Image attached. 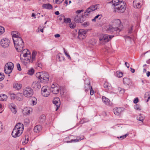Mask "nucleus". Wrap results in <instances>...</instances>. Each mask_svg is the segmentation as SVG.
<instances>
[{
    "instance_id": "57",
    "label": "nucleus",
    "mask_w": 150,
    "mask_h": 150,
    "mask_svg": "<svg viewBox=\"0 0 150 150\" xmlns=\"http://www.w3.org/2000/svg\"><path fill=\"white\" fill-rule=\"evenodd\" d=\"M17 68L18 70L20 71L21 70V66L18 63L17 64Z\"/></svg>"
},
{
    "instance_id": "45",
    "label": "nucleus",
    "mask_w": 150,
    "mask_h": 150,
    "mask_svg": "<svg viewBox=\"0 0 150 150\" xmlns=\"http://www.w3.org/2000/svg\"><path fill=\"white\" fill-rule=\"evenodd\" d=\"M4 31V28L2 26H0V35L3 33Z\"/></svg>"
},
{
    "instance_id": "64",
    "label": "nucleus",
    "mask_w": 150,
    "mask_h": 150,
    "mask_svg": "<svg viewBox=\"0 0 150 150\" xmlns=\"http://www.w3.org/2000/svg\"><path fill=\"white\" fill-rule=\"evenodd\" d=\"M125 65L126 66V67L127 68H129V64L127 63V62H126L125 63Z\"/></svg>"
},
{
    "instance_id": "33",
    "label": "nucleus",
    "mask_w": 150,
    "mask_h": 150,
    "mask_svg": "<svg viewBox=\"0 0 150 150\" xmlns=\"http://www.w3.org/2000/svg\"><path fill=\"white\" fill-rule=\"evenodd\" d=\"M37 53V52L36 51H33L32 54V61L33 62L35 60V56Z\"/></svg>"
},
{
    "instance_id": "50",
    "label": "nucleus",
    "mask_w": 150,
    "mask_h": 150,
    "mask_svg": "<svg viewBox=\"0 0 150 150\" xmlns=\"http://www.w3.org/2000/svg\"><path fill=\"white\" fill-rule=\"evenodd\" d=\"M4 78V74H2L0 73V81H2Z\"/></svg>"
},
{
    "instance_id": "14",
    "label": "nucleus",
    "mask_w": 150,
    "mask_h": 150,
    "mask_svg": "<svg viewBox=\"0 0 150 150\" xmlns=\"http://www.w3.org/2000/svg\"><path fill=\"white\" fill-rule=\"evenodd\" d=\"M122 111V108L120 107L115 108L113 109V112L114 114L117 115H120Z\"/></svg>"
},
{
    "instance_id": "21",
    "label": "nucleus",
    "mask_w": 150,
    "mask_h": 150,
    "mask_svg": "<svg viewBox=\"0 0 150 150\" xmlns=\"http://www.w3.org/2000/svg\"><path fill=\"white\" fill-rule=\"evenodd\" d=\"M102 100L103 103H105L106 105H110V100L108 98H106L105 97L103 96L102 97Z\"/></svg>"
},
{
    "instance_id": "9",
    "label": "nucleus",
    "mask_w": 150,
    "mask_h": 150,
    "mask_svg": "<svg viewBox=\"0 0 150 150\" xmlns=\"http://www.w3.org/2000/svg\"><path fill=\"white\" fill-rule=\"evenodd\" d=\"M10 42V40L8 38H3L1 40L0 43L3 47L5 48L9 46Z\"/></svg>"
},
{
    "instance_id": "27",
    "label": "nucleus",
    "mask_w": 150,
    "mask_h": 150,
    "mask_svg": "<svg viewBox=\"0 0 150 150\" xmlns=\"http://www.w3.org/2000/svg\"><path fill=\"white\" fill-rule=\"evenodd\" d=\"M61 16L62 17H63L64 18V22L66 23H69L71 22V20L70 18H65V16L63 14L61 15Z\"/></svg>"
},
{
    "instance_id": "29",
    "label": "nucleus",
    "mask_w": 150,
    "mask_h": 150,
    "mask_svg": "<svg viewBox=\"0 0 150 150\" xmlns=\"http://www.w3.org/2000/svg\"><path fill=\"white\" fill-rule=\"evenodd\" d=\"M144 98L145 99H147L146 102H148L149 101V99H150V92H147L145 93L144 95Z\"/></svg>"
},
{
    "instance_id": "48",
    "label": "nucleus",
    "mask_w": 150,
    "mask_h": 150,
    "mask_svg": "<svg viewBox=\"0 0 150 150\" xmlns=\"http://www.w3.org/2000/svg\"><path fill=\"white\" fill-rule=\"evenodd\" d=\"M142 0H134L133 2V4L136 5V4L138 3H142Z\"/></svg>"
},
{
    "instance_id": "63",
    "label": "nucleus",
    "mask_w": 150,
    "mask_h": 150,
    "mask_svg": "<svg viewBox=\"0 0 150 150\" xmlns=\"http://www.w3.org/2000/svg\"><path fill=\"white\" fill-rule=\"evenodd\" d=\"M58 87V86H57L55 85L54 84H52L51 86V89H52L53 88H54V87Z\"/></svg>"
},
{
    "instance_id": "22",
    "label": "nucleus",
    "mask_w": 150,
    "mask_h": 150,
    "mask_svg": "<svg viewBox=\"0 0 150 150\" xmlns=\"http://www.w3.org/2000/svg\"><path fill=\"white\" fill-rule=\"evenodd\" d=\"M123 2V0H112V5L115 6H118L119 4Z\"/></svg>"
},
{
    "instance_id": "51",
    "label": "nucleus",
    "mask_w": 150,
    "mask_h": 150,
    "mask_svg": "<svg viewBox=\"0 0 150 150\" xmlns=\"http://www.w3.org/2000/svg\"><path fill=\"white\" fill-rule=\"evenodd\" d=\"M28 51H30L26 49H24L22 51V53L20 54V57H21V55L23 54L27 53L28 52Z\"/></svg>"
},
{
    "instance_id": "58",
    "label": "nucleus",
    "mask_w": 150,
    "mask_h": 150,
    "mask_svg": "<svg viewBox=\"0 0 150 150\" xmlns=\"http://www.w3.org/2000/svg\"><path fill=\"white\" fill-rule=\"evenodd\" d=\"M89 22H87L84 23L83 24V25L84 27H86L88 25H89Z\"/></svg>"
},
{
    "instance_id": "11",
    "label": "nucleus",
    "mask_w": 150,
    "mask_h": 150,
    "mask_svg": "<svg viewBox=\"0 0 150 150\" xmlns=\"http://www.w3.org/2000/svg\"><path fill=\"white\" fill-rule=\"evenodd\" d=\"M41 94L44 97H48L50 94L46 86H44L41 89Z\"/></svg>"
},
{
    "instance_id": "25",
    "label": "nucleus",
    "mask_w": 150,
    "mask_h": 150,
    "mask_svg": "<svg viewBox=\"0 0 150 150\" xmlns=\"http://www.w3.org/2000/svg\"><path fill=\"white\" fill-rule=\"evenodd\" d=\"M42 7L45 8L50 9L52 8V6L50 4H43L42 5Z\"/></svg>"
},
{
    "instance_id": "55",
    "label": "nucleus",
    "mask_w": 150,
    "mask_h": 150,
    "mask_svg": "<svg viewBox=\"0 0 150 150\" xmlns=\"http://www.w3.org/2000/svg\"><path fill=\"white\" fill-rule=\"evenodd\" d=\"M119 91L121 93H125V90L124 89H122L121 88H119Z\"/></svg>"
},
{
    "instance_id": "17",
    "label": "nucleus",
    "mask_w": 150,
    "mask_h": 150,
    "mask_svg": "<svg viewBox=\"0 0 150 150\" xmlns=\"http://www.w3.org/2000/svg\"><path fill=\"white\" fill-rule=\"evenodd\" d=\"M11 34L12 38H21V37L19 33L17 31L11 32Z\"/></svg>"
},
{
    "instance_id": "44",
    "label": "nucleus",
    "mask_w": 150,
    "mask_h": 150,
    "mask_svg": "<svg viewBox=\"0 0 150 150\" xmlns=\"http://www.w3.org/2000/svg\"><path fill=\"white\" fill-rule=\"evenodd\" d=\"M133 26H131L130 28H129L128 30V33L129 34H131L132 33Z\"/></svg>"
},
{
    "instance_id": "6",
    "label": "nucleus",
    "mask_w": 150,
    "mask_h": 150,
    "mask_svg": "<svg viewBox=\"0 0 150 150\" xmlns=\"http://www.w3.org/2000/svg\"><path fill=\"white\" fill-rule=\"evenodd\" d=\"M23 95L26 97L30 98L31 97L33 94V91L30 87L25 88L23 91Z\"/></svg>"
},
{
    "instance_id": "59",
    "label": "nucleus",
    "mask_w": 150,
    "mask_h": 150,
    "mask_svg": "<svg viewBox=\"0 0 150 150\" xmlns=\"http://www.w3.org/2000/svg\"><path fill=\"white\" fill-rule=\"evenodd\" d=\"M90 95H93L94 93V91L93 90V89L92 87L90 88Z\"/></svg>"
},
{
    "instance_id": "7",
    "label": "nucleus",
    "mask_w": 150,
    "mask_h": 150,
    "mask_svg": "<svg viewBox=\"0 0 150 150\" xmlns=\"http://www.w3.org/2000/svg\"><path fill=\"white\" fill-rule=\"evenodd\" d=\"M126 4L124 2L119 4L116 6L115 9L119 13H123L126 8Z\"/></svg>"
},
{
    "instance_id": "15",
    "label": "nucleus",
    "mask_w": 150,
    "mask_h": 150,
    "mask_svg": "<svg viewBox=\"0 0 150 150\" xmlns=\"http://www.w3.org/2000/svg\"><path fill=\"white\" fill-rule=\"evenodd\" d=\"M112 38H99L100 44L102 45L105 44L107 42H109Z\"/></svg>"
},
{
    "instance_id": "35",
    "label": "nucleus",
    "mask_w": 150,
    "mask_h": 150,
    "mask_svg": "<svg viewBox=\"0 0 150 150\" xmlns=\"http://www.w3.org/2000/svg\"><path fill=\"white\" fill-rule=\"evenodd\" d=\"M34 72V69L32 68L28 71L27 74L30 75H32Z\"/></svg>"
},
{
    "instance_id": "43",
    "label": "nucleus",
    "mask_w": 150,
    "mask_h": 150,
    "mask_svg": "<svg viewBox=\"0 0 150 150\" xmlns=\"http://www.w3.org/2000/svg\"><path fill=\"white\" fill-rule=\"evenodd\" d=\"M129 134V133H127L125 135L120 136V137H118L117 138L119 139H123L124 138H125L127 137V136Z\"/></svg>"
},
{
    "instance_id": "41",
    "label": "nucleus",
    "mask_w": 150,
    "mask_h": 150,
    "mask_svg": "<svg viewBox=\"0 0 150 150\" xmlns=\"http://www.w3.org/2000/svg\"><path fill=\"white\" fill-rule=\"evenodd\" d=\"M134 108L137 110H140L141 108L140 106L138 104H136L134 106Z\"/></svg>"
},
{
    "instance_id": "60",
    "label": "nucleus",
    "mask_w": 150,
    "mask_h": 150,
    "mask_svg": "<svg viewBox=\"0 0 150 150\" xmlns=\"http://www.w3.org/2000/svg\"><path fill=\"white\" fill-rule=\"evenodd\" d=\"M139 101V99L138 98H136L133 100V102L135 104L137 103Z\"/></svg>"
},
{
    "instance_id": "28",
    "label": "nucleus",
    "mask_w": 150,
    "mask_h": 150,
    "mask_svg": "<svg viewBox=\"0 0 150 150\" xmlns=\"http://www.w3.org/2000/svg\"><path fill=\"white\" fill-rule=\"evenodd\" d=\"M13 88L19 90L21 89V85L20 84L17 83H15L13 85Z\"/></svg>"
},
{
    "instance_id": "47",
    "label": "nucleus",
    "mask_w": 150,
    "mask_h": 150,
    "mask_svg": "<svg viewBox=\"0 0 150 150\" xmlns=\"http://www.w3.org/2000/svg\"><path fill=\"white\" fill-rule=\"evenodd\" d=\"M41 72L37 73L36 74V77L40 80L41 77Z\"/></svg>"
},
{
    "instance_id": "37",
    "label": "nucleus",
    "mask_w": 150,
    "mask_h": 150,
    "mask_svg": "<svg viewBox=\"0 0 150 150\" xmlns=\"http://www.w3.org/2000/svg\"><path fill=\"white\" fill-rule=\"evenodd\" d=\"M69 27L72 29L74 28L76 26V23H70L69 24Z\"/></svg>"
},
{
    "instance_id": "46",
    "label": "nucleus",
    "mask_w": 150,
    "mask_h": 150,
    "mask_svg": "<svg viewBox=\"0 0 150 150\" xmlns=\"http://www.w3.org/2000/svg\"><path fill=\"white\" fill-rule=\"evenodd\" d=\"M63 50L64 51V52L65 53V55L67 56L68 58L69 59H71V57L67 53V52L66 51V50L64 48H63Z\"/></svg>"
},
{
    "instance_id": "54",
    "label": "nucleus",
    "mask_w": 150,
    "mask_h": 150,
    "mask_svg": "<svg viewBox=\"0 0 150 150\" xmlns=\"http://www.w3.org/2000/svg\"><path fill=\"white\" fill-rule=\"evenodd\" d=\"M30 51H28V52H27V53L24 54H23L22 55H23V56L24 57H27L28 55H30Z\"/></svg>"
},
{
    "instance_id": "4",
    "label": "nucleus",
    "mask_w": 150,
    "mask_h": 150,
    "mask_svg": "<svg viewBox=\"0 0 150 150\" xmlns=\"http://www.w3.org/2000/svg\"><path fill=\"white\" fill-rule=\"evenodd\" d=\"M15 47L18 52H21L24 47V44L22 38H12Z\"/></svg>"
},
{
    "instance_id": "3",
    "label": "nucleus",
    "mask_w": 150,
    "mask_h": 150,
    "mask_svg": "<svg viewBox=\"0 0 150 150\" xmlns=\"http://www.w3.org/2000/svg\"><path fill=\"white\" fill-rule=\"evenodd\" d=\"M24 129L23 124L21 123L17 124L14 127L11 135L14 138L19 137L22 133Z\"/></svg>"
},
{
    "instance_id": "16",
    "label": "nucleus",
    "mask_w": 150,
    "mask_h": 150,
    "mask_svg": "<svg viewBox=\"0 0 150 150\" xmlns=\"http://www.w3.org/2000/svg\"><path fill=\"white\" fill-rule=\"evenodd\" d=\"M123 81L124 84L125 85L129 86L131 83L130 79L129 78L127 77L123 78Z\"/></svg>"
},
{
    "instance_id": "53",
    "label": "nucleus",
    "mask_w": 150,
    "mask_h": 150,
    "mask_svg": "<svg viewBox=\"0 0 150 150\" xmlns=\"http://www.w3.org/2000/svg\"><path fill=\"white\" fill-rule=\"evenodd\" d=\"M10 97L11 99H14L16 98V95L14 93L11 94L10 95Z\"/></svg>"
},
{
    "instance_id": "2",
    "label": "nucleus",
    "mask_w": 150,
    "mask_h": 150,
    "mask_svg": "<svg viewBox=\"0 0 150 150\" xmlns=\"http://www.w3.org/2000/svg\"><path fill=\"white\" fill-rule=\"evenodd\" d=\"M98 5H92L87 8L84 13V15H83L78 14L75 16L74 21L77 23H82L84 21V16L86 17L89 15V14L91 12L97 9V6Z\"/></svg>"
},
{
    "instance_id": "49",
    "label": "nucleus",
    "mask_w": 150,
    "mask_h": 150,
    "mask_svg": "<svg viewBox=\"0 0 150 150\" xmlns=\"http://www.w3.org/2000/svg\"><path fill=\"white\" fill-rule=\"evenodd\" d=\"M25 140L23 142V145L25 144L28 143V142L29 139L28 137L26 138V137H25Z\"/></svg>"
},
{
    "instance_id": "62",
    "label": "nucleus",
    "mask_w": 150,
    "mask_h": 150,
    "mask_svg": "<svg viewBox=\"0 0 150 150\" xmlns=\"http://www.w3.org/2000/svg\"><path fill=\"white\" fill-rule=\"evenodd\" d=\"M16 99L19 101H21L22 100L21 98L19 97L18 96H16Z\"/></svg>"
},
{
    "instance_id": "30",
    "label": "nucleus",
    "mask_w": 150,
    "mask_h": 150,
    "mask_svg": "<svg viewBox=\"0 0 150 150\" xmlns=\"http://www.w3.org/2000/svg\"><path fill=\"white\" fill-rule=\"evenodd\" d=\"M84 139V137L83 136L81 138H78L76 139H71V142H79L81 141V140L83 139Z\"/></svg>"
},
{
    "instance_id": "8",
    "label": "nucleus",
    "mask_w": 150,
    "mask_h": 150,
    "mask_svg": "<svg viewBox=\"0 0 150 150\" xmlns=\"http://www.w3.org/2000/svg\"><path fill=\"white\" fill-rule=\"evenodd\" d=\"M41 77L40 78V82H44L48 81L49 80V76L47 72H41Z\"/></svg>"
},
{
    "instance_id": "23",
    "label": "nucleus",
    "mask_w": 150,
    "mask_h": 150,
    "mask_svg": "<svg viewBox=\"0 0 150 150\" xmlns=\"http://www.w3.org/2000/svg\"><path fill=\"white\" fill-rule=\"evenodd\" d=\"M7 98V96L4 94H0V100L1 101H5Z\"/></svg>"
},
{
    "instance_id": "24",
    "label": "nucleus",
    "mask_w": 150,
    "mask_h": 150,
    "mask_svg": "<svg viewBox=\"0 0 150 150\" xmlns=\"http://www.w3.org/2000/svg\"><path fill=\"white\" fill-rule=\"evenodd\" d=\"M57 59L59 61H64L65 59V58L61 54H58L56 56Z\"/></svg>"
},
{
    "instance_id": "32",
    "label": "nucleus",
    "mask_w": 150,
    "mask_h": 150,
    "mask_svg": "<svg viewBox=\"0 0 150 150\" xmlns=\"http://www.w3.org/2000/svg\"><path fill=\"white\" fill-rule=\"evenodd\" d=\"M86 33L85 31H83V30L80 29L79 31V35L80 37H81V35H83L84 36V35L86 34Z\"/></svg>"
},
{
    "instance_id": "40",
    "label": "nucleus",
    "mask_w": 150,
    "mask_h": 150,
    "mask_svg": "<svg viewBox=\"0 0 150 150\" xmlns=\"http://www.w3.org/2000/svg\"><path fill=\"white\" fill-rule=\"evenodd\" d=\"M117 76L119 78H121L122 77L123 74L122 72H120L119 71H117L116 72Z\"/></svg>"
},
{
    "instance_id": "56",
    "label": "nucleus",
    "mask_w": 150,
    "mask_h": 150,
    "mask_svg": "<svg viewBox=\"0 0 150 150\" xmlns=\"http://www.w3.org/2000/svg\"><path fill=\"white\" fill-rule=\"evenodd\" d=\"M64 0H55V2L58 4H60Z\"/></svg>"
},
{
    "instance_id": "31",
    "label": "nucleus",
    "mask_w": 150,
    "mask_h": 150,
    "mask_svg": "<svg viewBox=\"0 0 150 150\" xmlns=\"http://www.w3.org/2000/svg\"><path fill=\"white\" fill-rule=\"evenodd\" d=\"M32 105H35L37 103V100L36 98L35 97H33L32 98Z\"/></svg>"
},
{
    "instance_id": "61",
    "label": "nucleus",
    "mask_w": 150,
    "mask_h": 150,
    "mask_svg": "<svg viewBox=\"0 0 150 150\" xmlns=\"http://www.w3.org/2000/svg\"><path fill=\"white\" fill-rule=\"evenodd\" d=\"M83 10H77L76 11V13L77 14L79 13H81V12H83Z\"/></svg>"
},
{
    "instance_id": "26",
    "label": "nucleus",
    "mask_w": 150,
    "mask_h": 150,
    "mask_svg": "<svg viewBox=\"0 0 150 150\" xmlns=\"http://www.w3.org/2000/svg\"><path fill=\"white\" fill-rule=\"evenodd\" d=\"M137 118L138 120L143 122L144 119V116L143 114H140L137 117Z\"/></svg>"
},
{
    "instance_id": "20",
    "label": "nucleus",
    "mask_w": 150,
    "mask_h": 150,
    "mask_svg": "<svg viewBox=\"0 0 150 150\" xmlns=\"http://www.w3.org/2000/svg\"><path fill=\"white\" fill-rule=\"evenodd\" d=\"M51 91L54 94H58L59 91V87H56L52 89H50Z\"/></svg>"
},
{
    "instance_id": "39",
    "label": "nucleus",
    "mask_w": 150,
    "mask_h": 150,
    "mask_svg": "<svg viewBox=\"0 0 150 150\" xmlns=\"http://www.w3.org/2000/svg\"><path fill=\"white\" fill-rule=\"evenodd\" d=\"M141 3H137L136 4V5L133 4V5L134 6V7L135 8H140L141 7Z\"/></svg>"
},
{
    "instance_id": "38",
    "label": "nucleus",
    "mask_w": 150,
    "mask_h": 150,
    "mask_svg": "<svg viewBox=\"0 0 150 150\" xmlns=\"http://www.w3.org/2000/svg\"><path fill=\"white\" fill-rule=\"evenodd\" d=\"M40 121L42 122H43L45 120L46 117L44 115H42L40 117Z\"/></svg>"
},
{
    "instance_id": "52",
    "label": "nucleus",
    "mask_w": 150,
    "mask_h": 150,
    "mask_svg": "<svg viewBox=\"0 0 150 150\" xmlns=\"http://www.w3.org/2000/svg\"><path fill=\"white\" fill-rule=\"evenodd\" d=\"M88 121H89L88 120H86V119H85V118H83L80 121V124H83V123H85Z\"/></svg>"
},
{
    "instance_id": "13",
    "label": "nucleus",
    "mask_w": 150,
    "mask_h": 150,
    "mask_svg": "<svg viewBox=\"0 0 150 150\" xmlns=\"http://www.w3.org/2000/svg\"><path fill=\"white\" fill-rule=\"evenodd\" d=\"M31 86L32 88L36 90L40 88L41 86L40 83L38 81L33 82L32 83Z\"/></svg>"
},
{
    "instance_id": "10",
    "label": "nucleus",
    "mask_w": 150,
    "mask_h": 150,
    "mask_svg": "<svg viewBox=\"0 0 150 150\" xmlns=\"http://www.w3.org/2000/svg\"><path fill=\"white\" fill-rule=\"evenodd\" d=\"M85 92H87L90 88L92 87L90 85V82L89 79H86L85 81Z\"/></svg>"
},
{
    "instance_id": "18",
    "label": "nucleus",
    "mask_w": 150,
    "mask_h": 150,
    "mask_svg": "<svg viewBox=\"0 0 150 150\" xmlns=\"http://www.w3.org/2000/svg\"><path fill=\"white\" fill-rule=\"evenodd\" d=\"M42 127L40 125H38L34 127L33 130L35 132H39L42 129Z\"/></svg>"
},
{
    "instance_id": "34",
    "label": "nucleus",
    "mask_w": 150,
    "mask_h": 150,
    "mask_svg": "<svg viewBox=\"0 0 150 150\" xmlns=\"http://www.w3.org/2000/svg\"><path fill=\"white\" fill-rule=\"evenodd\" d=\"M71 137V136H70V137H66L63 140V142H66L67 143H71V140L70 141L69 140L70 137Z\"/></svg>"
},
{
    "instance_id": "1",
    "label": "nucleus",
    "mask_w": 150,
    "mask_h": 150,
    "mask_svg": "<svg viewBox=\"0 0 150 150\" xmlns=\"http://www.w3.org/2000/svg\"><path fill=\"white\" fill-rule=\"evenodd\" d=\"M123 28V25L120 20L116 19L112 21V24L109 26L107 30L110 32H116L117 35H118L119 34V32L122 30Z\"/></svg>"
},
{
    "instance_id": "19",
    "label": "nucleus",
    "mask_w": 150,
    "mask_h": 150,
    "mask_svg": "<svg viewBox=\"0 0 150 150\" xmlns=\"http://www.w3.org/2000/svg\"><path fill=\"white\" fill-rule=\"evenodd\" d=\"M8 106L13 112L14 114L16 113L17 112V109L14 105L13 104H10Z\"/></svg>"
},
{
    "instance_id": "36",
    "label": "nucleus",
    "mask_w": 150,
    "mask_h": 150,
    "mask_svg": "<svg viewBox=\"0 0 150 150\" xmlns=\"http://www.w3.org/2000/svg\"><path fill=\"white\" fill-rule=\"evenodd\" d=\"M104 87L105 88H107L109 89V88L110 87V85L108 83L105 82L104 84Z\"/></svg>"
},
{
    "instance_id": "12",
    "label": "nucleus",
    "mask_w": 150,
    "mask_h": 150,
    "mask_svg": "<svg viewBox=\"0 0 150 150\" xmlns=\"http://www.w3.org/2000/svg\"><path fill=\"white\" fill-rule=\"evenodd\" d=\"M53 103L57 106L56 110H57L59 108L60 105V102L59 98L58 97L54 98L53 100Z\"/></svg>"
},
{
    "instance_id": "42",
    "label": "nucleus",
    "mask_w": 150,
    "mask_h": 150,
    "mask_svg": "<svg viewBox=\"0 0 150 150\" xmlns=\"http://www.w3.org/2000/svg\"><path fill=\"white\" fill-rule=\"evenodd\" d=\"M111 36L107 35L102 34L100 35V38H111Z\"/></svg>"
},
{
    "instance_id": "5",
    "label": "nucleus",
    "mask_w": 150,
    "mask_h": 150,
    "mask_svg": "<svg viewBox=\"0 0 150 150\" xmlns=\"http://www.w3.org/2000/svg\"><path fill=\"white\" fill-rule=\"evenodd\" d=\"M14 67V64L11 62H8L6 64L4 68L5 73L7 74H10L12 71Z\"/></svg>"
}]
</instances>
